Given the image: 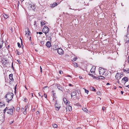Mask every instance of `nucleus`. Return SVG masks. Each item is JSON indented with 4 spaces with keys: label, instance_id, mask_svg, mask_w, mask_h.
Listing matches in <instances>:
<instances>
[{
    "label": "nucleus",
    "instance_id": "obj_25",
    "mask_svg": "<svg viewBox=\"0 0 129 129\" xmlns=\"http://www.w3.org/2000/svg\"><path fill=\"white\" fill-rule=\"evenodd\" d=\"M56 84V85L57 86V88L59 89H61L62 88V87L60 84Z\"/></svg>",
    "mask_w": 129,
    "mask_h": 129
},
{
    "label": "nucleus",
    "instance_id": "obj_24",
    "mask_svg": "<svg viewBox=\"0 0 129 129\" xmlns=\"http://www.w3.org/2000/svg\"><path fill=\"white\" fill-rule=\"evenodd\" d=\"M123 71L124 72H126L127 73H129V68H126V69H124Z\"/></svg>",
    "mask_w": 129,
    "mask_h": 129
},
{
    "label": "nucleus",
    "instance_id": "obj_38",
    "mask_svg": "<svg viewBox=\"0 0 129 129\" xmlns=\"http://www.w3.org/2000/svg\"><path fill=\"white\" fill-rule=\"evenodd\" d=\"M102 109L103 111H104L105 110H106V108L105 107H103Z\"/></svg>",
    "mask_w": 129,
    "mask_h": 129
},
{
    "label": "nucleus",
    "instance_id": "obj_42",
    "mask_svg": "<svg viewBox=\"0 0 129 129\" xmlns=\"http://www.w3.org/2000/svg\"><path fill=\"white\" fill-rule=\"evenodd\" d=\"M21 44L22 45V48H23V44H22V40L21 39Z\"/></svg>",
    "mask_w": 129,
    "mask_h": 129
},
{
    "label": "nucleus",
    "instance_id": "obj_56",
    "mask_svg": "<svg viewBox=\"0 0 129 129\" xmlns=\"http://www.w3.org/2000/svg\"><path fill=\"white\" fill-rule=\"evenodd\" d=\"M67 76H68V77H71V75H68Z\"/></svg>",
    "mask_w": 129,
    "mask_h": 129
},
{
    "label": "nucleus",
    "instance_id": "obj_19",
    "mask_svg": "<svg viewBox=\"0 0 129 129\" xmlns=\"http://www.w3.org/2000/svg\"><path fill=\"white\" fill-rule=\"evenodd\" d=\"M76 92L75 91H73L71 93V96L72 98L73 96H75V95H76Z\"/></svg>",
    "mask_w": 129,
    "mask_h": 129
},
{
    "label": "nucleus",
    "instance_id": "obj_23",
    "mask_svg": "<svg viewBox=\"0 0 129 129\" xmlns=\"http://www.w3.org/2000/svg\"><path fill=\"white\" fill-rule=\"evenodd\" d=\"M5 105L4 103L0 101V107H2L3 106H4Z\"/></svg>",
    "mask_w": 129,
    "mask_h": 129
},
{
    "label": "nucleus",
    "instance_id": "obj_5",
    "mask_svg": "<svg viewBox=\"0 0 129 129\" xmlns=\"http://www.w3.org/2000/svg\"><path fill=\"white\" fill-rule=\"evenodd\" d=\"M8 60L5 59H3L2 60V62L4 66L6 67L7 66L8 64Z\"/></svg>",
    "mask_w": 129,
    "mask_h": 129
},
{
    "label": "nucleus",
    "instance_id": "obj_26",
    "mask_svg": "<svg viewBox=\"0 0 129 129\" xmlns=\"http://www.w3.org/2000/svg\"><path fill=\"white\" fill-rule=\"evenodd\" d=\"M98 77L99 79H105V77L102 76H98Z\"/></svg>",
    "mask_w": 129,
    "mask_h": 129
},
{
    "label": "nucleus",
    "instance_id": "obj_8",
    "mask_svg": "<svg viewBox=\"0 0 129 129\" xmlns=\"http://www.w3.org/2000/svg\"><path fill=\"white\" fill-rule=\"evenodd\" d=\"M57 52L59 54H62L63 53V51L62 49L59 48L58 49Z\"/></svg>",
    "mask_w": 129,
    "mask_h": 129
},
{
    "label": "nucleus",
    "instance_id": "obj_52",
    "mask_svg": "<svg viewBox=\"0 0 129 129\" xmlns=\"http://www.w3.org/2000/svg\"><path fill=\"white\" fill-rule=\"evenodd\" d=\"M11 68H12V69H14V68H13V62L12 63V64Z\"/></svg>",
    "mask_w": 129,
    "mask_h": 129
},
{
    "label": "nucleus",
    "instance_id": "obj_17",
    "mask_svg": "<svg viewBox=\"0 0 129 129\" xmlns=\"http://www.w3.org/2000/svg\"><path fill=\"white\" fill-rule=\"evenodd\" d=\"M46 45L47 47L50 48L51 46V43L49 41H48L47 42Z\"/></svg>",
    "mask_w": 129,
    "mask_h": 129
},
{
    "label": "nucleus",
    "instance_id": "obj_6",
    "mask_svg": "<svg viewBox=\"0 0 129 129\" xmlns=\"http://www.w3.org/2000/svg\"><path fill=\"white\" fill-rule=\"evenodd\" d=\"M26 30L25 31V36L27 37H28L29 36H30V33L29 30V29L28 27H26Z\"/></svg>",
    "mask_w": 129,
    "mask_h": 129
},
{
    "label": "nucleus",
    "instance_id": "obj_47",
    "mask_svg": "<svg viewBox=\"0 0 129 129\" xmlns=\"http://www.w3.org/2000/svg\"><path fill=\"white\" fill-rule=\"evenodd\" d=\"M40 72L41 73H42V68L41 66L40 67Z\"/></svg>",
    "mask_w": 129,
    "mask_h": 129
},
{
    "label": "nucleus",
    "instance_id": "obj_62",
    "mask_svg": "<svg viewBox=\"0 0 129 129\" xmlns=\"http://www.w3.org/2000/svg\"><path fill=\"white\" fill-rule=\"evenodd\" d=\"M29 40H30V41H31V37H30V39Z\"/></svg>",
    "mask_w": 129,
    "mask_h": 129
},
{
    "label": "nucleus",
    "instance_id": "obj_31",
    "mask_svg": "<svg viewBox=\"0 0 129 129\" xmlns=\"http://www.w3.org/2000/svg\"><path fill=\"white\" fill-rule=\"evenodd\" d=\"M15 52H17V54L18 55H20L21 54V53L20 52H18V50H16Z\"/></svg>",
    "mask_w": 129,
    "mask_h": 129
},
{
    "label": "nucleus",
    "instance_id": "obj_53",
    "mask_svg": "<svg viewBox=\"0 0 129 129\" xmlns=\"http://www.w3.org/2000/svg\"><path fill=\"white\" fill-rule=\"evenodd\" d=\"M127 31L129 33V26H128V27Z\"/></svg>",
    "mask_w": 129,
    "mask_h": 129
},
{
    "label": "nucleus",
    "instance_id": "obj_48",
    "mask_svg": "<svg viewBox=\"0 0 129 129\" xmlns=\"http://www.w3.org/2000/svg\"><path fill=\"white\" fill-rule=\"evenodd\" d=\"M28 105L27 104L25 106V108H26L27 109V108H28Z\"/></svg>",
    "mask_w": 129,
    "mask_h": 129
},
{
    "label": "nucleus",
    "instance_id": "obj_7",
    "mask_svg": "<svg viewBox=\"0 0 129 129\" xmlns=\"http://www.w3.org/2000/svg\"><path fill=\"white\" fill-rule=\"evenodd\" d=\"M121 74L120 73H117L115 76V78L117 80H119L121 78Z\"/></svg>",
    "mask_w": 129,
    "mask_h": 129
},
{
    "label": "nucleus",
    "instance_id": "obj_37",
    "mask_svg": "<svg viewBox=\"0 0 129 129\" xmlns=\"http://www.w3.org/2000/svg\"><path fill=\"white\" fill-rule=\"evenodd\" d=\"M85 89V93H87V94H88V93L89 91L88 90L86 89Z\"/></svg>",
    "mask_w": 129,
    "mask_h": 129
},
{
    "label": "nucleus",
    "instance_id": "obj_36",
    "mask_svg": "<svg viewBox=\"0 0 129 129\" xmlns=\"http://www.w3.org/2000/svg\"><path fill=\"white\" fill-rule=\"evenodd\" d=\"M74 67H75L76 68V67H77L78 66H77V63H74Z\"/></svg>",
    "mask_w": 129,
    "mask_h": 129
},
{
    "label": "nucleus",
    "instance_id": "obj_43",
    "mask_svg": "<svg viewBox=\"0 0 129 129\" xmlns=\"http://www.w3.org/2000/svg\"><path fill=\"white\" fill-rule=\"evenodd\" d=\"M25 102H27V99L25 98L24 99V100H23Z\"/></svg>",
    "mask_w": 129,
    "mask_h": 129
},
{
    "label": "nucleus",
    "instance_id": "obj_3",
    "mask_svg": "<svg viewBox=\"0 0 129 129\" xmlns=\"http://www.w3.org/2000/svg\"><path fill=\"white\" fill-rule=\"evenodd\" d=\"M50 30L48 27L45 25L44 26L42 30V32L44 33L46 36H47V34L48 33Z\"/></svg>",
    "mask_w": 129,
    "mask_h": 129
},
{
    "label": "nucleus",
    "instance_id": "obj_55",
    "mask_svg": "<svg viewBox=\"0 0 129 129\" xmlns=\"http://www.w3.org/2000/svg\"><path fill=\"white\" fill-rule=\"evenodd\" d=\"M76 129H82V128L81 127H78Z\"/></svg>",
    "mask_w": 129,
    "mask_h": 129
},
{
    "label": "nucleus",
    "instance_id": "obj_64",
    "mask_svg": "<svg viewBox=\"0 0 129 129\" xmlns=\"http://www.w3.org/2000/svg\"><path fill=\"white\" fill-rule=\"evenodd\" d=\"M119 88H121L122 87H121L120 86H119Z\"/></svg>",
    "mask_w": 129,
    "mask_h": 129
},
{
    "label": "nucleus",
    "instance_id": "obj_59",
    "mask_svg": "<svg viewBox=\"0 0 129 129\" xmlns=\"http://www.w3.org/2000/svg\"><path fill=\"white\" fill-rule=\"evenodd\" d=\"M24 108L25 110L26 111V110H27V108H25V107Z\"/></svg>",
    "mask_w": 129,
    "mask_h": 129
},
{
    "label": "nucleus",
    "instance_id": "obj_4",
    "mask_svg": "<svg viewBox=\"0 0 129 129\" xmlns=\"http://www.w3.org/2000/svg\"><path fill=\"white\" fill-rule=\"evenodd\" d=\"M105 71L103 68H100L99 69V74L100 76H102L104 75L105 73Z\"/></svg>",
    "mask_w": 129,
    "mask_h": 129
},
{
    "label": "nucleus",
    "instance_id": "obj_35",
    "mask_svg": "<svg viewBox=\"0 0 129 129\" xmlns=\"http://www.w3.org/2000/svg\"><path fill=\"white\" fill-rule=\"evenodd\" d=\"M52 92L53 96H54L55 94V91H52Z\"/></svg>",
    "mask_w": 129,
    "mask_h": 129
},
{
    "label": "nucleus",
    "instance_id": "obj_9",
    "mask_svg": "<svg viewBox=\"0 0 129 129\" xmlns=\"http://www.w3.org/2000/svg\"><path fill=\"white\" fill-rule=\"evenodd\" d=\"M66 109L67 111H71L72 110V107L69 105H68L66 107Z\"/></svg>",
    "mask_w": 129,
    "mask_h": 129
},
{
    "label": "nucleus",
    "instance_id": "obj_41",
    "mask_svg": "<svg viewBox=\"0 0 129 129\" xmlns=\"http://www.w3.org/2000/svg\"><path fill=\"white\" fill-rule=\"evenodd\" d=\"M17 44H18V46L19 47H20L21 46H20V43H19L18 42V43H17Z\"/></svg>",
    "mask_w": 129,
    "mask_h": 129
},
{
    "label": "nucleus",
    "instance_id": "obj_60",
    "mask_svg": "<svg viewBox=\"0 0 129 129\" xmlns=\"http://www.w3.org/2000/svg\"><path fill=\"white\" fill-rule=\"evenodd\" d=\"M109 84H109V83H107L106 84V85H109Z\"/></svg>",
    "mask_w": 129,
    "mask_h": 129
},
{
    "label": "nucleus",
    "instance_id": "obj_13",
    "mask_svg": "<svg viewBox=\"0 0 129 129\" xmlns=\"http://www.w3.org/2000/svg\"><path fill=\"white\" fill-rule=\"evenodd\" d=\"M57 4L56 3H54L53 4H51L50 6L51 7V8H53L55 6H57Z\"/></svg>",
    "mask_w": 129,
    "mask_h": 129
},
{
    "label": "nucleus",
    "instance_id": "obj_30",
    "mask_svg": "<svg viewBox=\"0 0 129 129\" xmlns=\"http://www.w3.org/2000/svg\"><path fill=\"white\" fill-rule=\"evenodd\" d=\"M90 89L92 91H95L96 90L93 87H90Z\"/></svg>",
    "mask_w": 129,
    "mask_h": 129
},
{
    "label": "nucleus",
    "instance_id": "obj_29",
    "mask_svg": "<svg viewBox=\"0 0 129 129\" xmlns=\"http://www.w3.org/2000/svg\"><path fill=\"white\" fill-rule=\"evenodd\" d=\"M57 125L56 124H54L53 125V126L54 128H56L57 127Z\"/></svg>",
    "mask_w": 129,
    "mask_h": 129
},
{
    "label": "nucleus",
    "instance_id": "obj_61",
    "mask_svg": "<svg viewBox=\"0 0 129 129\" xmlns=\"http://www.w3.org/2000/svg\"><path fill=\"white\" fill-rule=\"evenodd\" d=\"M114 88L115 89H116V86H114Z\"/></svg>",
    "mask_w": 129,
    "mask_h": 129
},
{
    "label": "nucleus",
    "instance_id": "obj_49",
    "mask_svg": "<svg viewBox=\"0 0 129 129\" xmlns=\"http://www.w3.org/2000/svg\"><path fill=\"white\" fill-rule=\"evenodd\" d=\"M44 96L46 98H47V95L46 94H44Z\"/></svg>",
    "mask_w": 129,
    "mask_h": 129
},
{
    "label": "nucleus",
    "instance_id": "obj_50",
    "mask_svg": "<svg viewBox=\"0 0 129 129\" xmlns=\"http://www.w3.org/2000/svg\"><path fill=\"white\" fill-rule=\"evenodd\" d=\"M79 78L80 79H83L82 77L81 76H80L79 77Z\"/></svg>",
    "mask_w": 129,
    "mask_h": 129
},
{
    "label": "nucleus",
    "instance_id": "obj_54",
    "mask_svg": "<svg viewBox=\"0 0 129 129\" xmlns=\"http://www.w3.org/2000/svg\"><path fill=\"white\" fill-rule=\"evenodd\" d=\"M47 87H48L47 86H45V87H43V89H45V88H46Z\"/></svg>",
    "mask_w": 129,
    "mask_h": 129
},
{
    "label": "nucleus",
    "instance_id": "obj_63",
    "mask_svg": "<svg viewBox=\"0 0 129 129\" xmlns=\"http://www.w3.org/2000/svg\"><path fill=\"white\" fill-rule=\"evenodd\" d=\"M25 88H26V89L27 90V88H26V86H25Z\"/></svg>",
    "mask_w": 129,
    "mask_h": 129
},
{
    "label": "nucleus",
    "instance_id": "obj_20",
    "mask_svg": "<svg viewBox=\"0 0 129 129\" xmlns=\"http://www.w3.org/2000/svg\"><path fill=\"white\" fill-rule=\"evenodd\" d=\"M122 80L125 81L126 82L128 81V78L127 77H125L122 78Z\"/></svg>",
    "mask_w": 129,
    "mask_h": 129
},
{
    "label": "nucleus",
    "instance_id": "obj_22",
    "mask_svg": "<svg viewBox=\"0 0 129 129\" xmlns=\"http://www.w3.org/2000/svg\"><path fill=\"white\" fill-rule=\"evenodd\" d=\"M82 110L85 112L87 113L88 112V110L86 108L83 107L82 108Z\"/></svg>",
    "mask_w": 129,
    "mask_h": 129
},
{
    "label": "nucleus",
    "instance_id": "obj_40",
    "mask_svg": "<svg viewBox=\"0 0 129 129\" xmlns=\"http://www.w3.org/2000/svg\"><path fill=\"white\" fill-rule=\"evenodd\" d=\"M59 73L60 74H62L63 73V72L62 71H59Z\"/></svg>",
    "mask_w": 129,
    "mask_h": 129
},
{
    "label": "nucleus",
    "instance_id": "obj_14",
    "mask_svg": "<svg viewBox=\"0 0 129 129\" xmlns=\"http://www.w3.org/2000/svg\"><path fill=\"white\" fill-rule=\"evenodd\" d=\"M9 78L12 81H14V80L13 78V74H10L9 75Z\"/></svg>",
    "mask_w": 129,
    "mask_h": 129
},
{
    "label": "nucleus",
    "instance_id": "obj_12",
    "mask_svg": "<svg viewBox=\"0 0 129 129\" xmlns=\"http://www.w3.org/2000/svg\"><path fill=\"white\" fill-rule=\"evenodd\" d=\"M55 108H57V109L58 110H59L60 108V105H58V103H57V101H56V102L55 104Z\"/></svg>",
    "mask_w": 129,
    "mask_h": 129
},
{
    "label": "nucleus",
    "instance_id": "obj_34",
    "mask_svg": "<svg viewBox=\"0 0 129 129\" xmlns=\"http://www.w3.org/2000/svg\"><path fill=\"white\" fill-rule=\"evenodd\" d=\"M97 94L98 95H101V93L100 91H98L97 92Z\"/></svg>",
    "mask_w": 129,
    "mask_h": 129
},
{
    "label": "nucleus",
    "instance_id": "obj_39",
    "mask_svg": "<svg viewBox=\"0 0 129 129\" xmlns=\"http://www.w3.org/2000/svg\"><path fill=\"white\" fill-rule=\"evenodd\" d=\"M114 83L115 84H119V80H117V82H114Z\"/></svg>",
    "mask_w": 129,
    "mask_h": 129
},
{
    "label": "nucleus",
    "instance_id": "obj_27",
    "mask_svg": "<svg viewBox=\"0 0 129 129\" xmlns=\"http://www.w3.org/2000/svg\"><path fill=\"white\" fill-rule=\"evenodd\" d=\"M46 22L45 21H42L41 22V25L42 26H43V25H45L46 24Z\"/></svg>",
    "mask_w": 129,
    "mask_h": 129
},
{
    "label": "nucleus",
    "instance_id": "obj_33",
    "mask_svg": "<svg viewBox=\"0 0 129 129\" xmlns=\"http://www.w3.org/2000/svg\"><path fill=\"white\" fill-rule=\"evenodd\" d=\"M88 74L90 76L92 77L93 78H94L95 77L94 75H93L92 74Z\"/></svg>",
    "mask_w": 129,
    "mask_h": 129
},
{
    "label": "nucleus",
    "instance_id": "obj_45",
    "mask_svg": "<svg viewBox=\"0 0 129 129\" xmlns=\"http://www.w3.org/2000/svg\"><path fill=\"white\" fill-rule=\"evenodd\" d=\"M20 110V108L19 107H17L16 109L17 111H19Z\"/></svg>",
    "mask_w": 129,
    "mask_h": 129
},
{
    "label": "nucleus",
    "instance_id": "obj_44",
    "mask_svg": "<svg viewBox=\"0 0 129 129\" xmlns=\"http://www.w3.org/2000/svg\"><path fill=\"white\" fill-rule=\"evenodd\" d=\"M69 86H70L73 87L74 86V85H72L71 84H70V83L69 84Z\"/></svg>",
    "mask_w": 129,
    "mask_h": 129
},
{
    "label": "nucleus",
    "instance_id": "obj_18",
    "mask_svg": "<svg viewBox=\"0 0 129 129\" xmlns=\"http://www.w3.org/2000/svg\"><path fill=\"white\" fill-rule=\"evenodd\" d=\"M4 42L1 39H0V49L2 47Z\"/></svg>",
    "mask_w": 129,
    "mask_h": 129
},
{
    "label": "nucleus",
    "instance_id": "obj_15",
    "mask_svg": "<svg viewBox=\"0 0 129 129\" xmlns=\"http://www.w3.org/2000/svg\"><path fill=\"white\" fill-rule=\"evenodd\" d=\"M95 71V68L94 67H92L90 70V72L91 73H93Z\"/></svg>",
    "mask_w": 129,
    "mask_h": 129
},
{
    "label": "nucleus",
    "instance_id": "obj_21",
    "mask_svg": "<svg viewBox=\"0 0 129 129\" xmlns=\"http://www.w3.org/2000/svg\"><path fill=\"white\" fill-rule=\"evenodd\" d=\"M3 17L5 19H7L9 17L8 15L7 14H6L5 13H4L3 14Z\"/></svg>",
    "mask_w": 129,
    "mask_h": 129
},
{
    "label": "nucleus",
    "instance_id": "obj_58",
    "mask_svg": "<svg viewBox=\"0 0 129 129\" xmlns=\"http://www.w3.org/2000/svg\"><path fill=\"white\" fill-rule=\"evenodd\" d=\"M126 87H127L128 88H129V85H128L126 86Z\"/></svg>",
    "mask_w": 129,
    "mask_h": 129
},
{
    "label": "nucleus",
    "instance_id": "obj_2",
    "mask_svg": "<svg viewBox=\"0 0 129 129\" xmlns=\"http://www.w3.org/2000/svg\"><path fill=\"white\" fill-rule=\"evenodd\" d=\"M13 96V94L12 92H9L7 94L5 98L7 102L9 103L12 100Z\"/></svg>",
    "mask_w": 129,
    "mask_h": 129
},
{
    "label": "nucleus",
    "instance_id": "obj_16",
    "mask_svg": "<svg viewBox=\"0 0 129 129\" xmlns=\"http://www.w3.org/2000/svg\"><path fill=\"white\" fill-rule=\"evenodd\" d=\"M21 111L22 112H23V114L25 115L27 114V112L26 110H25L24 109V108H21Z\"/></svg>",
    "mask_w": 129,
    "mask_h": 129
},
{
    "label": "nucleus",
    "instance_id": "obj_51",
    "mask_svg": "<svg viewBox=\"0 0 129 129\" xmlns=\"http://www.w3.org/2000/svg\"><path fill=\"white\" fill-rule=\"evenodd\" d=\"M17 61H18L19 64H20L21 63V62L20 61H19V60H17Z\"/></svg>",
    "mask_w": 129,
    "mask_h": 129
},
{
    "label": "nucleus",
    "instance_id": "obj_10",
    "mask_svg": "<svg viewBox=\"0 0 129 129\" xmlns=\"http://www.w3.org/2000/svg\"><path fill=\"white\" fill-rule=\"evenodd\" d=\"M63 101L64 103L67 105H69L70 103L65 98H63Z\"/></svg>",
    "mask_w": 129,
    "mask_h": 129
},
{
    "label": "nucleus",
    "instance_id": "obj_1",
    "mask_svg": "<svg viewBox=\"0 0 129 129\" xmlns=\"http://www.w3.org/2000/svg\"><path fill=\"white\" fill-rule=\"evenodd\" d=\"M15 111V109L13 106L11 107H6L3 111V113L5 114L6 112L9 115H12L13 114V112Z\"/></svg>",
    "mask_w": 129,
    "mask_h": 129
},
{
    "label": "nucleus",
    "instance_id": "obj_32",
    "mask_svg": "<svg viewBox=\"0 0 129 129\" xmlns=\"http://www.w3.org/2000/svg\"><path fill=\"white\" fill-rule=\"evenodd\" d=\"M38 94H39V96H40L41 97L43 96V94L42 93L39 92Z\"/></svg>",
    "mask_w": 129,
    "mask_h": 129
},
{
    "label": "nucleus",
    "instance_id": "obj_11",
    "mask_svg": "<svg viewBox=\"0 0 129 129\" xmlns=\"http://www.w3.org/2000/svg\"><path fill=\"white\" fill-rule=\"evenodd\" d=\"M58 49V46L56 45H54L52 48V49L53 50H57Z\"/></svg>",
    "mask_w": 129,
    "mask_h": 129
},
{
    "label": "nucleus",
    "instance_id": "obj_28",
    "mask_svg": "<svg viewBox=\"0 0 129 129\" xmlns=\"http://www.w3.org/2000/svg\"><path fill=\"white\" fill-rule=\"evenodd\" d=\"M71 58L72 59L71 60L73 61H76L77 59V57H74L73 58H72V57H71Z\"/></svg>",
    "mask_w": 129,
    "mask_h": 129
},
{
    "label": "nucleus",
    "instance_id": "obj_57",
    "mask_svg": "<svg viewBox=\"0 0 129 129\" xmlns=\"http://www.w3.org/2000/svg\"><path fill=\"white\" fill-rule=\"evenodd\" d=\"M121 93L122 94H123V92L122 91H121Z\"/></svg>",
    "mask_w": 129,
    "mask_h": 129
},
{
    "label": "nucleus",
    "instance_id": "obj_46",
    "mask_svg": "<svg viewBox=\"0 0 129 129\" xmlns=\"http://www.w3.org/2000/svg\"><path fill=\"white\" fill-rule=\"evenodd\" d=\"M38 33L39 34H40V35L42 34H43V33L42 32H40L37 33V34H38Z\"/></svg>",
    "mask_w": 129,
    "mask_h": 129
}]
</instances>
